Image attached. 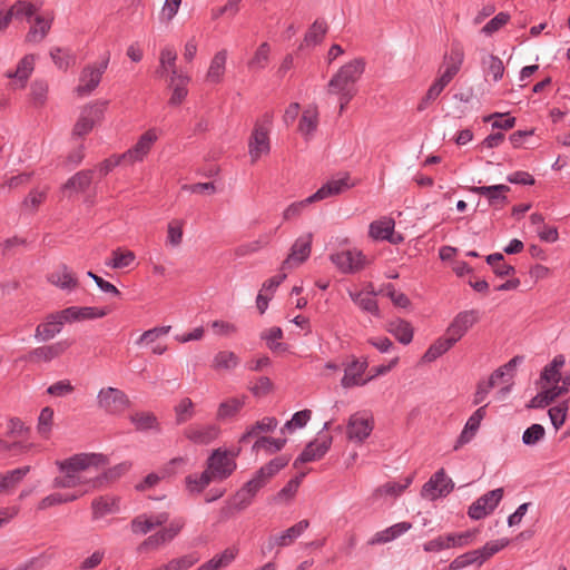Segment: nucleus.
Wrapping results in <instances>:
<instances>
[{
  "label": "nucleus",
  "mask_w": 570,
  "mask_h": 570,
  "mask_svg": "<svg viewBox=\"0 0 570 570\" xmlns=\"http://www.w3.org/2000/svg\"><path fill=\"white\" fill-rule=\"evenodd\" d=\"M63 325V321L58 317V312L48 316L47 322L39 324L36 328L35 337L38 341H48L55 337Z\"/></svg>",
  "instance_id": "obj_34"
},
{
  "label": "nucleus",
  "mask_w": 570,
  "mask_h": 570,
  "mask_svg": "<svg viewBox=\"0 0 570 570\" xmlns=\"http://www.w3.org/2000/svg\"><path fill=\"white\" fill-rule=\"evenodd\" d=\"M92 519L99 520L107 514L119 512V500L115 497L101 495L91 502Z\"/></svg>",
  "instance_id": "obj_29"
},
{
  "label": "nucleus",
  "mask_w": 570,
  "mask_h": 570,
  "mask_svg": "<svg viewBox=\"0 0 570 570\" xmlns=\"http://www.w3.org/2000/svg\"><path fill=\"white\" fill-rule=\"evenodd\" d=\"M52 20L51 16H36L35 23L26 35V41L30 43L41 42L49 33Z\"/></svg>",
  "instance_id": "obj_28"
},
{
  "label": "nucleus",
  "mask_w": 570,
  "mask_h": 570,
  "mask_svg": "<svg viewBox=\"0 0 570 570\" xmlns=\"http://www.w3.org/2000/svg\"><path fill=\"white\" fill-rule=\"evenodd\" d=\"M350 179L351 178L347 173L340 174L337 177L330 179L320 189H317L312 195V198H315L316 202H320L340 195L353 186Z\"/></svg>",
  "instance_id": "obj_20"
},
{
  "label": "nucleus",
  "mask_w": 570,
  "mask_h": 570,
  "mask_svg": "<svg viewBox=\"0 0 570 570\" xmlns=\"http://www.w3.org/2000/svg\"><path fill=\"white\" fill-rule=\"evenodd\" d=\"M395 222L390 217H382L377 220H374L368 226V235L374 240H389L392 244H397L403 238L402 236H397L394 238Z\"/></svg>",
  "instance_id": "obj_22"
},
{
  "label": "nucleus",
  "mask_w": 570,
  "mask_h": 570,
  "mask_svg": "<svg viewBox=\"0 0 570 570\" xmlns=\"http://www.w3.org/2000/svg\"><path fill=\"white\" fill-rule=\"evenodd\" d=\"M271 151L269 134L261 131V129H253L248 140V154L252 163L257 161L262 156Z\"/></svg>",
  "instance_id": "obj_24"
},
{
  "label": "nucleus",
  "mask_w": 570,
  "mask_h": 570,
  "mask_svg": "<svg viewBox=\"0 0 570 570\" xmlns=\"http://www.w3.org/2000/svg\"><path fill=\"white\" fill-rule=\"evenodd\" d=\"M227 62V50L217 51L210 60L205 81L210 85H218L224 80Z\"/></svg>",
  "instance_id": "obj_26"
},
{
  "label": "nucleus",
  "mask_w": 570,
  "mask_h": 570,
  "mask_svg": "<svg viewBox=\"0 0 570 570\" xmlns=\"http://www.w3.org/2000/svg\"><path fill=\"white\" fill-rule=\"evenodd\" d=\"M40 9V6H37L27 0H17L13 4L8 7V10L11 14L12 19L16 20H28L35 16V13Z\"/></svg>",
  "instance_id": "obj_39"
},
{
  "label": "nucleus",
  "mask_w": 570,
  "mask_h": 570,
  "mask_svg": "<svg viewBox=\"0 0 570 570\" xmlns=\"http://www.w3.org/2000/svg\"><path fill=\"white\" fill-rule=\"evenodd\" d=\"M316 199L312 198V195L303 200L292 203L288 205L285 210L283 212V219L284 220H292L294 218H297L302 215L304 209L311 205L312 203H315Z\"/></svg>",
  "instance_id": "obj_60"
},
{
  "label": "nucleus",
  "mask_w": 570,
  "mask_h": 570,
  "mask_svg": "<svg viewBox=\"0 0 570 570\" xmlns=\"http://www.w3.org/2000/svg\"><path fill=\"white\" fill-rule=\"evenodd\" d=\"M468 190L472 194L484 196L489 206L494 209H502L509 204L508 193L511 190L508 185L499 184L491 186H471Z\"/></svg>",
  "instance_id": "obj_15"
},
{
  "label": "nucleus",
  "mask_w": 570,
  "mask_h": 570,
  "mask_svg": "<svg viewBox=\"0 0 570 570\" xmlns=\"http://www.w3.org/2000/svg\"><path fill=\"white\" fill-rule=\"evenodd\" d=\"M245 405V396L232 397L222 402L217 410V419L226 420L237 414Z\"/></svg>",
  "instance_id": "obj_51"
},
{
  "label": "nucleus",
  "mask_w": 570,
  "mask_h": 570,
  "mask_svg": "<svg viewBox=\"0 0 570 570\" xmlns=\"http://www.w3.org/2000/svg\"><path fill=\"white\" fill-rule=\"evenodd\" d=\"M130 469V464L127 462H122L120 464H117L110 469H108L105 473L101 475L92 478V489L101 488L106 482L117 480L122 474L128 472Z\"/></svg>",
  "instance_id": "obj_48"
},
{
  "label": "nucleus",
  "mask_w": 570,
  "mask_h": 570,
  "mask_svg": "<svg viewBox=\"0 0 570 570\" xmlns=\"http://www.w3.org/2000/svg\"><path fill=\"white\" fill-rule=\"evenodd\" d=\"M509 544L508 539H498L487 542L482 548L478 549L483 563L492 556L504 549Z\"/></svg>",
  "instance_id": "obj_63"
},
{
  "label": "nucleus",
  "mask_w": 570,
  "mask_h": 570,
  "mask_svg": "<svg viewBox=\"0 0 570 570\" xmlns=\"http://www.w3.org/2000/svg\"><path fill=\"white\" fill-rule=\"evenodd\" d=\"M67 346L68 345L65 342H58L52 345L36 347L29 353V360L31 362H49L62 354Z\"/></svg>",
  "instance_id": "obj_36"
},
{
  "label": "nucleus",
  "mask_w": 570,
  "mask_h": 570,
  "mask_svg": "<svg viewBox=\"0 0 570 570\" xmlns=\"http://www.w3.org/2000/svg\"><path fill=\"white\" fill-rule=\"evenodd\" d=\"M183 242V222L173 220L167 227L166 244L170 247H178Z\"/></svg>",
  "instance_id": "obj_62"
},
{
  "label": "nucleus",
  "mask_w": 570,
  "mask_h": 570,
  "mask_svg": "<svg viewBox=\"0 0 570 570\" xmlns=\"http://www.w3.org/2000/svg\"><path fill=\"white\" fill-rule=\"evenodd\" d=\"M326 32L327 23L324 20H315L309 27L308 31L305 33L304 41L299 46V49H303L304 46L314 47L321 43Z\"/></svg>",
  "instance_id": "obj_43"
},
{
  "label": "nucleus",
  "mask_w": 570,
  "mask_h": 570,
  "mask_svg": "<svg viewBox=\"0 0 570 570\" xmlns=\"http://www.w3.org/2000/svg\"><path fill=\"white\" fill-rule=\"evenodd\" d=\"M273 233H266L258 236L257 239L244 243L235 248V255L244 257L257 253L262 248L268 246L272 240Z\"/></svg>",
  "instance_id": "obj_41"
},
{
  "label": "nucleus",
  "mask_w": 570,
  "mask_h": 570,
  "mask_svg": "<svg viewBox=\"0 0 570 570\" xmlns=\"http://www.w3.org/2000/svg\"><path fill=\"white\" fill-rule=\"evenodd\" d=\"M271 47L267 42H263L256 49L253 58L248 61V67L254 70L264 69L269 60Z\"/></svg>",
  "instance_id": "obj_56"
},
{
  "label": "nucleus",
  "mask_w": 570,
  "mask_h": 570,
  "mask_svg": "<svg viewBox=\"0 0 570 570\" xmlns=\"http://www.w3.org/2000/svg\"><path fill=\"white\" fill-rule=\"evenodd\" d=\"M479 320L480 313L476 309L460 312L448 326L445 334L452 342L458 343Z\"/></svg>",
  "instance_id": "obj_14"
},
{
  "label": "nucleus",
  "mask_w": 570,
  "mask_h": 570,
  "mask_svg": "<svg viewBox=\"0 0 570 570\" xmlns=\"http://www.w3.org/2000/svg\"><path fill=\"white\" fill-rule=\"evenodd\" d=\"M464 60V52L460 47H453L450 55L444 57V70L441 71L442 76L448 81H452L455 75L460 71Z\"/></svg>",
  "instance_id": "obj_31"
},
{
  "label": "nucleus",
  "mask_w": 570,
  "mask_h": 570,
  "mask_svg": "<svg viewBox=\"0 0 570 570\" xmlns=\"http://www.w3.org/2000/svg\"><path fill=\"white\" fill-rule=\"evenodd\" d=\"M35 55H26L17 65L14 70H8L6 77L13 80L17 88H24L28 79L35 70Z\"/></svg>",
  "instance_id": "obj_23"
},
{
  "label": "nucleus",
  "mask_w": 570,
  "mask_h": 570,
  "mask_svg": "<svg viewBox=\"0 0 570 570\" xmlns=\"http://www.w3.org/2000/svg\"><path fill=\"white\" fill-rule=\"evenodd\" d=\"M328 428L330 422H326L323 430L317 434V438L311 441L303 452L296 458L294 461V468H297L303 463L321 460L327 453L332 444V436L323 433V431L328 430Z\"/></svg>",
  "instance_id": "obj_7"
},
{
  "label": "nucleus",
  "mask_w": 570,
  "mask_h": 570,
  "mask_svg": "<svg viewBox=\"0 0 570 570\" xmlns=\"http://www.w3.org/2000/svg\"><path fill=\"white\" fill-rule=\"evenodd\" d=\"M374 429V420L366 412H356L348 419L346 434L348 440L355 442L365 441Z\"/></svg>",
  "instance_id": "obj_10"
},
{
  "label": "nucleus",
  "mask_w": 570,
  "mask_h": 570,
  "mask_svg": "<svg viewBox=\"0 0 570 570\" xmlns=\"http://www.w3.org/2000/svg\"><path fill=\"white\" fill-rule=\"evenodd\" d=\"M386 330L391 333L401 344L407 345L413 340L414 330L410 322L395 318L386 324Z\"/></svg>",
  "instance_id": "obj_32"
},
{
  "label": "nucleus",
  "mask_w": 570,
  "mask_h": 570,
  "mask_svg": "<svg viewBox=\"0 0 570 570\" xmlns=\"http://www.w3.org/2000/svg\"><path fill=\"white\" fill-rule=\"evenodd\" d=\"M107 106V100H97L85 106L73 126L72 136L83 137L89 134L102 120Z\"/></svg>",
  "instance_id": "obj_5"
},
{
  "label": "nucleus",
  "mask_w": 570,
  "mask_h": 570,
  "mask_svg": "<svg viewBox=\"0 0 570 570\" xmlns=\"http://www.w3.org/2000/svg\"><path fill=\"white\" fill-rule=\"evenodd\" d=\"M454 489V483L444 470L436 471L428 482L424 483L421 494L423 498L436 500L446 497Z\"/></svg>",
  "instance_id": "obj_11"
},
{
  "label": "nucleus",
  "mask_w": 570,
  "mask_h": 570,
  "mask_svg": "<svg viewBox=\"0 0 570 570\" xmlns=\"http://www.w3.org/2000/svg\"><path fill=\"white\" fill-rule=\"evenodd\" d=\"M30 471V466H21L0 474V493L14 488Z\"/></svg>",
  "instance_id": "obj_46"
},
{
  "label": "nucleus",
  "mask_w": 570,
  "mask_h": 570,
  "mask_svg": "<svg viewBox=\"0 0 570 570\" xmlns=\"http://www.w3.org/2000/svg\"><path fill=\"white\" fill-rule=\"evenodd\" d=\"M484 75L491 76L494 82L502 79L504 73V65L502 60L494 55H487L481 60Z\"/></svg>",
  "instance_id": "obj_42"
},
{
  "label": "nucleus",
  "mask_w": 570,
  "mask_h": 570,
  "mask_svg": "<svg viewBox=\"0 0 570 570\" xmlns=\"http://www.w3.org/2000/svg\"><path fill=\"white\" fill-rule=\"evenodd\" d=\"M473 538V532L464 531L460 533H448L439 535L423 544L425 552H440L451 548H462L468 546Z\"/></svg>",
  "instance_id": "obj_9"
},
{
  "label": "nucleus",
  "mask_w": 570,
  "mask_h": 570,
  "mask_svg": "<svg viewBox=\"0 0 570 570\" xmlns=\"http://www.w3.org/2000/svg\"><path fill=\"white\" fill-rule=\"evenodd\" d=\"M110 56H106L97 63L86 66L79 77L76 92L79 97L90 95L100 83L101 77L108 68Z\"/></svg>",
  "instance_id": "obj_6"
},
{
  "label": "nucleus",
  "mask_w": 570,
  "mask_h": 570,
  "mask_svg": "<svg viewBox=\"0 0 570 570\" xmlns=\"http://www.w3.org/2000/svg\"><path fill=\"white\" fill-rule=\"evenodd\" d=\"M239 363L238 356L230 351L218 352L213 361V367L216 370H232Z\"/></svg>",
  "instance_id": "obj_54"
},
{
  "label": "nucleus",
  "mask_w": 570,
  "mask_h": 570,
  "mask_svg": "<svg viewBox=\"0 0 570 570\" xmlns=\"http://www.w3.org/2000/svg\"><path fill=\"white\" fill-rule=\"evenodd\" d=\"M546 435V430L541 424L534 423L522 434V443L528 446H533L540 442Z\"/></svg>",
  "instance_id": "obj_61"
},
{
  "label": "nucleus",
  "mask_w": 570,
  "mask_h": 570,
  "mask_svg": "<svg viewBox=\"0 0 570 570\" xmlns=\"http://www.w3.org/2000/svg\"><path fill=\"white\" fill-rule=\"evenodd\" d=\"M367 368V362H360L358 360H353L345 368L344 376L341 381V384L344 389H350L353 386L365 385L368 380L363 379V374Z\"/></svg>",
  "instance_id": "obj_25"
},
{
  "label": "nucleus",
  "mask_w": 570,
  "mask_h": 570,
  "mask_svg": "<svg viewBox=\"0 0 570 570\" xmlns=\"http://www.w3.org/2000/svg\"><path fill=\"white\" fill-rule=\"evenodd\" d=\"M48 281L61 289H75L78 286L76 275L65 264L60 265L57 271L48 276Z\"/></svg>",
  "instance_id": "obj_30"
},
{
  "label": "nucleus",
  "mask_w": 570,
  "mask_h": 570,
  "mask_svg": "<svg viewBox=\"0 0 570 570\" xmlns=\"http://www.w3.org/2000/svg\"><path fill=\"white\" fill-rule=\"evenodd\" d=\"M220 433V428L216 424H193L185 429V436L195 444H208L216 440Z\"/></svg>",
  "instance_id": "obj_21"
},
{
  "label": "nucleus",
  "mask_w": 570,
  "mask_h": 570,
  "mask_svg": "<svg viewBox=\"0 0 570 570\" xmlns=\"http://www.w3.org/2000/svg\"><path fill=\"white\" fill-rule=\"evenodd\" d=\"M52 420H53V410L49 406H46L41 410L39 417H38V432L42 436H48L51 426H52Z\"/></svg>",
  "instance_id": "obj_64"
},
{
  "label": "nucleus",
  "mask_w": 570,
  "mask_h": 570,
  "mask_svg": "<svg viewBox=\"0 0 570 570\" xmlns=\"http://www.w3.org/2000/svg\"><path fill=\"white\" fill-rule=\"evenodd\" d=\"M186 488L191 493H200L213 481H216L210 473L205 469L200 474H189L185 479Z\"/></svg>",
  "instance_id": "obj_49"
},
{
  "label": "nucleus",
  "mask_w": 570,
  "mask_h": 570,
  "mask_svg": "<svg viewBox=\"0 0 570 570\" xmlns=\"http://www.w3.org/2000/svg\"><path fill=\"white\" fill-rule=\"evenodd\" d=\"M566 364V357L562 354L556 355L553 360L547 364L540 375V381L544 384H557L561 381V368Z\"/></svg>",
  "instance_id": "obj_35"
},
{
  "label": "nucleus",
  "mask_w": 570,
  "mask_h": 570,
  "mask_svg": "<svg viewBox=\"0 0 570 570\" xmlns=\"http://www.w3.org/2000/svg\"><path fill=\"white\" fill-rule=\"evenodd\" d=\"M331 262L343 274H355L364 268L366 258L361 250L346 249L330 256Z\"/></svg>",
  "instance_id": "obj_8"
},
{
  "label": "nucleus",
  "mask_w": 570,
  "mask_h": 570,
  "mask_svg": "<svg viewBox=\"0 0 570 570\" xmlns=\"http://www.w3.org/2000/svg\"><path fill=\"white\" fill-rule=\"evenodd\" d=\"M309 527L308 520H301L278 535L269 537L263 553L272 551L275 547H288Z\"/></svg>",
  "instance_id": "obj_18"
},
{
  "label": "nucleus",
  "mask_w": 570,
  "mask_h": 570,
  "mask_svg": "<svg viewBox=\"0 0 570 570\" xmlns=\"http://www.w3.org/2000/svg\"><path fill=\"white\" fill-rule=\"evenodd\" d=\"M289 460L291 458L288 455L274 458L263 465L255 474L267 484L275 474L288 464Z\"/></svg>",
  "instance_id": "obj_38"
},
{
  "label": "nucleus",
  "mask_w": 570,
  "mask_h": 570,
  "mask_svg": "<svg viewBox=\"0 0 570 570\" xmlns=\"http://www.w3.org/2000/svg\"><path fill=\"white\" fill-rule=\"evenodd\" d=\"M108 311L94 306H70L58 312L63 323L80 322L86 320H96L106 316Z\"/></svg>",
  "instance_id": "obj_17"
},
{
  "label": "nucleus",
  "mask_w": 570,
  "mask_h": 570,
  "mask_svg": "<svg viewBox=\"0 0 570 570\" xmlns=\"http://www.w3.org/2000/svg\"><path fill=\"white\" fill-rule=\"evenodd\" d=\"M57 464L62 475L55 478V488L69 489L87 485L92 489V478H83L82 473L106 465L107 458L100 453H79L57 462Z\"/></svg>",
  "instance_id": "obj_1"
},
{
  "label": "nucleus",
  "mask_w": 570,
  "mask_h": 570,
  "mask_svg": "<svg viewBox=\"0 0 570 570\" xmlns=\"http://www.w3.org/2000/svg\"><path fill=\"white\" fill-rule=\"evenodd\" d=\"M503 498V489H494L485 494L481 495L476 501H474L469 510L468 515L472 520H481L490 514L500 503Z\"/></svg>",
  "instance_id": "obj_13"
},
{
  "label": "nucleus",
  "mask_w": 570,
  "mask_h": 570,
  "mask_svg": "<svg viewBox=\"0 0 570 570\" xmlns=\"http://www.w3.org/2000/svg\"><path fill=\"white\" fill-rule=\"evenodd\" d=\"M189 80L188 76L180 73L175 77L174 82L170 81V87L173 88L169 99L170 105L178 106L184 101L188 95L187 83Z\"/></svg>",
  "instance_id": "obj_47"
},
{
  "label": "nucleus",
  "mask_w": 570,
  "mask_h": 570,
  "mask_svg": "<svg viewBox=\"0 0 570 570\" xmlns=\"http://www.w3.org/2000/svg\"><path fill=\"white\" fill-rule=\"evenodd\" d=\"M265 485L266 483L255 474L236 492L233 498V508L237 511L246 509L253 502L258 491Z\"/></svg>",
  "instance_id": "obj_19"
},
{
  "label": "nucleus",
  "mask_w": 570,
  "mask_h": 570,
  "mask_svg": "<svg viewBox=\"0 0 570 570\" xmlns=\"http://www.w3.org/2000/svg\"><path fill=\"white\" fill-rule=\"evenodd\" d=\"M95 170H80L70 177L63 185V189H72L75 191H85L91 184Z\"/></svg>",
  "instance_id": "obj_45"
},
{
  "label": "nucleus",
  "mask_w": 570,
  "mask_h": 570,
  "mask_svg": "<svg viewBox=\"0 0 570 570\" xmlns=\"http://www.w3.org/2000/svg\"><path fill=\"white\" fill-rule=\"evenodd\" d=\"M313 235L311 233L299 236L291 247L286 259L282 263V269H291L304 263L311 255Z\"/></svg>",
  "instance_id": "obj_16"
},
{
  "label": "nucleus",
  "mask_w": 570,
  "mask_h": 570,
  "mask_svg": "<svg viewBox=\"0 0 570 570\" xmlns=\"http://www.w3.org/2000/svg\"><path fill=\"white\" fill-rule=\"evenodd\" d=\"M130 422L137 431L158 430L159 428L156 415L150 412H136L130 415Z\"/></svg>",
  "instance_id": "obj_50"
},
{
  "label": "nucleus",
  "mask_w": 570,
  "mask_h": 570,
  "mask_svg": "<svg viewBox=\"0 0 570 570\" xmlns=\"http://www.w3.org/2000/svg\"><path fill=\"white\" fill-rule=\"evenodd\" d=\"M364 58H354L343 65L330 79L326 92L335 96L342 114L357 94L356 83L365 71Z\"/></svg>",
  "instance_id": "obj_2"
},
{
  "label": "nucleus",
  "mask_w": 570,
  "mask_h": 570,
  "mask_svg": "<svg viewBox=\"0 0 570 570\" xmlns=\"http://www.w3.org/2000/svg\"><path fill=\"white\" fill-rule=\"evenodd\" d=\"M473 564H476L479 567L483 564V561L478 549L458 556L455 559L451 561L449 569L461 570Z\"/></svg>",
  "instance_id": "obj_52"
},
{
  "label": "nucleus",
  "mask_w": 570,
  "mask_h": 570,
  "mask_svg": "<svg viewBox=\"0 0 570 570\" xmlns=\"http://www.w3.org/2000/svg\"><path fill=\"white\" fill-rule=\"evenodd\" d=\"M177 52L173 46H165L159 56V63L161 65V69H170L171 82H174L175 77L180 75L176 67Z\"/></svg>",
  "instance_id": "obj_53"
},
{
  "label": "nucleus",
  "mask_w": 570,
  "mask_h": 570,
  "mask_svg": "<svg viewBox=\"0 0 570 570\" xmlns=\"http://www.w3.org/2000/svg\"><path fill=\"white\" fill-rule=\"evenodd\" d=\"M370 291L364 293L361 292H350L351 299L363 311L370 313L376 317L380 316V308L377 301L374 298L377 293L373 289V286L368 285Z\"/></svg>",
  "instance_id": "obj_27"
},
{
  "label": "nucleus",
  "mask_w": 570,
  "mask_h": 570,
  "mask_svg": "<svg viewBox=\"0 0 570 570\" xmlns=\"http://www.w3.org/2000/svg\"><path fill=\"white\" fill-rule=\"evenodd\" d=\"M311 410H302L293 414L292 419L282 428V432H293L295 429L304 428L311 420Z\"/></svg>",
  "instance_id": "obj_59"
},
{
  "label": "nucleus",
  "mask_w": 570,
  "mask_h": 570,
  "mask_svg": "<svg viewBox=\"0 0 570 570\" xmlns=\"http://www.w3.org/2000/svg\"><path fill=\"white\" fill-rule=\"evenodd\" d=\"M135 258H136V256H135L134 252H131V250L121 252L118 248V249L112 250V258L110 261H107L106 265L111 268H115V269L126 268L134 263Z\"/></svg>",
  "instance_id": "obj_55"
},
{
  "label": "nucleus",
  "mask_w": 570,
  "mask_h": 570,
  "mask_svg": "<svg viewBox=\"0 0 570 570\" xmlns=\"http://www.w3.org/2000/svg\"><path fill=\"white\" fill-rule=\"evenodd\" d=\"M286 444V439H272L267 436H262L256 440L253 445V449L258 451L264 449L268 454L281 451Z\"/></svg>",
  "instance_id": "obj_57"
},
{
  "label": "nucleus",
  "mask_w": 570,
  "mask_h": 570,
  "mask_svg": "<svg viewBox=\"0 0 570 570\" xmlns=\"http://www.w3.org/2000/svg\"><path fill=\"white\" fill-rule=\"evenodd\" d=\"M157 139L158 135L155 128L145 131L131 148L121 154V158H125V164L134 165L142 161Z\"/></svg>",
  "instance_id": "obj_12"
},
{
  "label": "nucleus",
  "mask_w": 570,
  "mask_h": 570,
  "mask_svg": "<svg viewBox=\"0 0 570 570\" xmlns=\"http://www.w3.org/2000/svg\"><path fill=\"white\" fill-rule=\"evenodd\" d=\"M412 528V524L410 522H399L395 523L382 531H379L374 534V537L368 541L370 544H383L387 543L399 537H401L403 533L409 531Z\"/></svg>",
  "instance_id": "obj_33"
},
{
  "label": "nucleus",
  "mask_w": 570,
  "mask_h": 570,
  "mask_svg": "<svg viewBox=\"0 0 570 570\" xmlns=\"http://www.w3.org/2000/svg\"><path fill=\"white\" fill-rule=\"evenodd\" d=\"M200 560V554L197 551L186 553L184 556L174 558L167 563L157 567L153 570H189Z\"/></svg>",
  "instance_id": "obj_37"
},
{
  "label": "nucleus",
  "mask_w": 570,
  "mask_h": 570,
  "mask_svg": "<svg viewBox=\"0 0 570 570\" xmlns=\"http://www.w3.org/2000/svg\"><path fill=\"white\" fill-rule=\"evenodd\" d=\"M97 406L106 414L121 415L131 406V402L122 390L107 386L98 392Z\"/></svg>",
  "instance_id": "obj_3"
},
{
  "label": "nucleus",
  "mask_w": 570,
  "mask_h": 570,
  "mask_svg": "<svg viewBox=\"0 0 570 570\" xmlns=\"http://www.w3.org/2000/svg\"><path fill=\"white\" fill-rule=\"evenodd\" d=\"M454 344L455 343L452 342L451 337H449L446 334L442 337H439L426 350V352L423 355V361L428 363L435 361L444 353H446Z\"/></svg>",
  "instance_id": "obj_44"
},
{
  "label": "nucleus",
  "mask_w": 570,
  "mask_h": 570,
  "mask_svg": "<svg viewBox=\"0 0 570 570\" xmlns=\"http://www.w3.org/2000/svg\"><path fill=\"white\" fill-rule=\"evenodd\" d=\"M318 125V111L316 106H309L304 111L299 119L298 130L305 137L314 134Z\"/></svg>",
  "instance_id": "obj_40"
},
{
  "label": "nucleus",
  "mask_w": 570,
  "mask_h": 570,
  "mask_svg": "<svg viewBox=\"0 0 570 570\" xmlns=\"http://www.w3.org/2000/svg\"><path fill=\"white\" fill-rule=\"evenodd\" d=\"M236 455L233 451L218 448L208 456L206 470L216 481L226 480L236 470Z\"/></svg>",
  "instance_id": "obj_4"
},
{
  "label": "nucleus",
  "mask_w": 570,
  "mask_h": 570,
  "mask_svg": "<svg viewBox=\"0 0 570 570\" xmlns=\"http://www.w3.org/2000/svg\"><path fill=\"white\" fill-rule=\"evenodd\" d=\"M175 414H176V423L183 424L190 420L195 412H194V403L189 397L183 399L176 406H175Z\"/></svg>",
  "instance_id": "obj_58"
}]
</instances>
